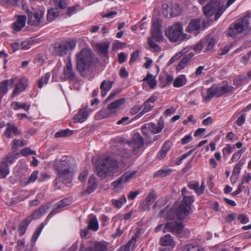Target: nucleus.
<instances>
[{
	"label": "nucleus",
	"instance_id": "obj_1",
	"mask_svg": "<svg viewBox=\"0 0 251 251\" xmlns=\"http://www.w3.org/2000/svg\"><path fill=\"white\" fill-rule=\"evenodd\" d=\"M53 167L57 173V177L55 179L56 186L60 182L64 184L71 182L72 173L70 170V163L66 158L60 160L54 161Z\"/></svg>",
	"mask_w": 251,
	"mask_h": 251
},
{
	"label": "nucleus",
	"instance_id": "obj_2",
	"mask_svg": "<svg viewBox=\"0 0 251 251\" xmlns=\"http://www.w3.org/2000/svg\"><path fill=\"white\" fill-rule=\"evenodd\" d=\"M93 62L92 52L88 49H82L76 57V68L81 76L86 75Z\"/></svg>",
	"mask_w": 251,
	"mask_h": 251
},
{
	"label": "nucleus",
	"instance_id": "obj_3",
	"mask_svg": "<svg viewBox=\"0 0 251 251\" xmlns=\"http://www.w3.org/2000/svg\"><path fill=\"white\" fill-rule=\"evenodd\" d=\"M118 168V162L113 158L105 157L97 168L98 175L102 178L112 175Z\"/></svg>",
	"mask_w": 251,
	"mask_h": 251
},
{
	"label": "nucleus",
	"instance_id": "obj_4",
	"mask_svg": "<svg viewBox=\"0 0 251 251\" xmlns=\"http://www.w3.org/2000/svg\"><path fill=\"white\" fill-rule=\"evenodd\" d=\"M194 201L192 196H184L180 203L176 207V214L179 220L185 219L191 211V204Z\"/></svg>",
	"mask_w": 251,
	"mask_h": 251
},
{
	"label": "nucleus",
	"instance_id": "obj_5",
	"mask_svg": "<svg viewBox=\"0 0 251 251\" xmlns=\"http://www.w3.org/2000/svg\"><path fill=\"white\" fill-rule=\"evenodd\" d=\"M225 10L224 5L221 4L220 0H211L203 8L204 14L207 17H210L215 15V20L220 17Z\"/></svg>",
	"mask_w": 251,
	"mask_h": 251
},
{
	"label": "nucleus",
	"instance_id": "obj_6",
	"mask_svg": "<svg viewBox=\"0 0 251 251\" xmlns=\"http://www.w3.org/2000/svg\"><path fill=\"white\" fill-rule=\"evenodd\" d=\"M76 46L74 41H61L55 43L51 46V52L54 55L63 57L67 52L73 50Z\"/></svg>",
	"mask_w": 251,
	"mask_h": 251
},
{
	"label": "nucleus",
	"instance_id": "obj_7",
	"mask_svg": "<svg viewBox=\"0 0 251 251\" xmlns=\"http://www.w3.org/2000/svg\"><path fill=\"white\" fill-rule=\"evenodd\" d=\"M165 34L172 42L182 40L185 38L182 24L179 22L169 26L165 31Z\"/></svg>",
	"mask_w": 251,
	"mask_h": 251
},
{
	"label": "nucleus",
	"instance_id": "obj_8",
	"mask_svg": "<svg viewBox=\"0 0 251 251\" xmlns=\"http://www.w3.org/2000/svg\"><path fill=\"white\" fill-rule=\"evenodd\" d=\"M44 12L42 9L35 10L33 11L26 10L27 24L36 27L40 26L43 22Z\"/></svg>",
	"mask_w": 251,
	"mask_h": 251
},
{
	"label": "nucleus",
	"instance_id": "obj_9",
	"mask_svg": "<svg viewBox=\"0 0 251 251\" xmlns=\"http://www.w3.org/2000/svg\"><path fill=\"white\" fill-rule=\"evenodd\" d=\"M247 32L240 19L232 24L227 30V35L233 38H236L242 34Z\"/></svg>",
	"mask_w": 251,
	"mask_h": 251
},
{
	"label": "nucleus",
	"instance_id": "obj_10",
	"mask_svg": "<svg viewBox=\"0 0 251 251\" xmlns=\"http://www.w3.org/2000/svg\"><path fill=\"white\" fill-rule=\"evenodd\" d=\"M128 145L133 151L137 154L144 145V140L139 133H135L131 140L127 142Z\"/></svg>",
	"mask_w": 251,
	"mask_h": 251
},
{
	"label": "nucleus",
	"instance_id": "obj_11",
	"mask_svg": "<svg viewBox=\"0 0 251 251\" xmlns=\"http://www.w3.org/2000/svg\"><path fill=\"white\" fill-rule=\"evenodd\" d=\"M75 73L73 69V65L71 62V57L68 58V62L63 68V71L61 79L63 81H72L75 78Z\"/></svg>",
	"mask_w": 251,
	"mask_h": 251
},
{
	"label": "nucleus",
	"instance_id": "obj_12",
	"mask_svg": "<svg viewBox=\"0 0 251 251\" xmlns=\"http://www.w3.org/2000/svg\"><path fill=\"white\" fill-rule=\"evenodd\" d=\"M151 32V37L156 42H160L163 39V36L161 32V21L160 20L157 19L153 22Z\"/></svg>",
	"mask_w": 251,
	"mask_h": 251
},
{
	"label": "nucleus",
	"instance_id": "obj_13",
	"mask_svg": "<svg viewBox=\"0 0 251 251\" xmlns=\"http://www.w3.org/2000/svg\"><path fill=\"white\" fill-rule=\"evenodd\" d=\"M137 174L136 171H132L131 172H126L116 180L112 182L114 189H116L121 186L123 184L128 182L131 179L135 177Z\"/></svg>",
	"mask_w": 251,
	"mask_h": 251
},
{
	"label": "nucleus",
	"instance_id": "obj_14",
	"mask_svg": "<svg viewBox=\"0 0 251 251\" xmlns=\"http://www.w3.org/2000/svg\"><path fill=\"white\" fill-rule=\"evenodd\" d=\"M220 94L218 84H213L207 89L206 93L202 92L203 99L206 101L209 100L214 96L219 97Z\"/></svg>",
	"mask_w": 251,
	"mask_h": 251
},
{
	"label": "nucleus",
	"instance_id": "obj_15",
	"mask_svg": "<svg viewBox=\"0 0 251 251\" xmlns=\"http://www.w3.org/2000/svg\"><path fill=\"white\" fill-rule=\"evenodd\" d=\"M165 229H167L169 232L180 235L183 233V226L181 223L170 222L166 225Z\"/></svg>",
	"mask_w": 251,
	"mask_h": 251
},
{
	"label": "nucleus",
	"instance_id": "obj_16",
	"mask_svg": "<svg viewBox=\"0 0 251 251\" xmlns=\"http://www.w3.org/2000/svg\"><path fill=\"white\" fill-rule=\"evenodd\" d=\"M27 87V81L24 78H20L15 84V89L13 90L11 97H14L20 93L24 91Z\"/></svg>",
	"mask_w": 251,
	"mask_h": 251
},
{
	"label": "nucleus",
	"instance_id": "obj_17",
	"mask_svg": "<svg viewBox=\"0 0 251 251\" xmlns=\"http://www.w3.org/2000/svg\"><path fill=\"white\" fill-rule=\"evenodd\" d=\"M201 21L200 19H195L192 20L187 28L186 31L189 33H197L201 29Z\"/></svg>",
	"mask_w": 251,
	"mask_h": 251
},
{
	"label": "nucleus",
	"instance_id": "obj_18",
	"mask_svg": "<svg viewBox=\"0 0 251 251\" xmlns=\"http://www.w3.org/2000/svg\"><path fill=\"white\" fill-rule=\"evenodd\" d=\"M26 17L23 15H20L17 17V20L13 23L12 28L13 32L19 31L25 25Z\"/></svg>",
	"mask_w": 251,
	"mask_h": 251
},
{
	"label": "nucleus",
	"instance_id": "obj_19",
	"mask_svg": "<svg viewBox=\"0 0 251 251\" xmlns=\"http://www.w3.org/2000/svg\"><path fill=\"white\" fill-rule=\"evenodd\" d=\"M88 114V107L87 106L81 109L77 115L74 117L75 123H82L87 118Z\"/></svg>",
	"mask_w": 251,
	"mask_h": 251
},
{
	"label": "nucleus",
	"instance_id": "obj_20",
	"mask_svg": "<svg viewBox=\"0 0 251 251\" xmlns=\"http://www.w3.org/2000/svg\"><path fill=\"white\" fill-rule=\"evenodd\" d=\"M125 101L126 99L125 98L117 100L108 104V109L112 114L116 112L117 109L125 103Z\"/></svg>",
	"mask_w": 251,
	"mask_h": 251
},
{
	"label": "nucleus",
	"instance_id": "obj_21",
	"mask_svg": "<svg viewBox=\"0 0 251 251\" xmlns=\"http://www.w3.org/2000/svg\"><path fill=\"white\" fill-rule=\"evenodd\" d=\"M109 47V43L106 42L98 43L96 45L98 53L103 56H107Z\"/></svg>",
	"mask_w": 251,
	"mask_h": 251
},
{
	"label": "nucleus",
	"instance_id": "obj_22",
	"mask_svg": "<svg viewBox=\"0 0 251 251\" xmlns=\"http://www.w3.org/2000/svg\"><path fill=\"white\" fill-rule=\"evenodd\" d=\"M114 81L107 80H104L100 84V89L101 90V95L105 96L107 93L110 90Z\"/></svg>",
	"mask_w": 251,
	"mask_h": 251
},
{
	"label": "nucleus",
	"instance_id": "obj_23",
	"mask_svg": "<svg viewBox=\"0 0 251 251\" xmlns=\"http://www.w3.org/2000/svg\"><path fill=\"white\" fill-rule=\"evenodd\" d=\"M148 128L153 134L160 133L164 128L163 123L159 122L157 125L152 123L148 124Z\"/></svg>",
	"mask_w": 251,
	"mask_h": 251
},
{
	"label": "nucleus",
	"instance_id": "obj_24",
	"mask_svg": "<svg viewBox=\"0 0 251 251\" xmlns=\"http://www.w3.org/2000/svg\"><path fill=\"white\" fill-rule=\"evenodd\" d=\"M71 203V201L68 199H65L59 202L56 205V207L54 208L49 215L48 217H51L53 214H56L58 212V210L62 207L69 205Z\"/></svg>",
	"mask_w": 251,
	"mask_h": 251
},
{
	"label": "nucleus",
	"instance_id": "obj_25",
	"mask_svg": "<svg viewBox=\"0 0 251 251\" xmlns=\"http://www.w3.org/2000/svg\"><path fill=\"white\" fill-rule=\"evenodd\" d=\"M32 220L33 218L29 216L25 218L24 221H22L20 224L18 230L20 233V235L22 236L25 233L29 224Z\"/></svg>",
	"mask_w": 251,
	"mask_h": 251
},
{
	"label": "nucleus",
	"instance_id": "obj_26",
	"mask_svg": "<svg viewBox=\"0 0 251 251\" xmlns=\"http://www.w3.org/2000/svg\"><path fill=\"white\" fill-rule=\"evenodd\" d=\"M194 54L192 52L189 53L188 55L184 57L179 62L176 67L177 70H180L183 69L185 66L189 62L190 59L194 56Z\"/></svg>",
	"mask_w": 251,
	"mask_h": 251
},
{
	"label": "nucleus",
	"instance_id": "obj_27",
	"mask_svg": "<svg viewBox=\"0 0 251 251\" xmlns=\"http://www.w3.org/2000/svg\"><path fill=\"white\" fill-rule=\"evenodd\" d=\"M241 21V22L243 23L245 29L248 32L249 31L251 30V13H249L247 14L245 16H244L242 18L240 19Z\"/></svg>",
	"mask_w": 251,
	"mask_h": 251
},
{
	"label": "nucleus",
	"instance_id": "obj_28",
	"mask_svg": "<svg viewBox=\"0 0 251 251\" xmlns=\"http://www.w3.org/2000/svg\"><path fill=\"white\" fill-rule=\"evenodd\" d=\"M218 88L220 93V96L226 93L233 91L235 88L232 86H229L226 81H224L222 86L218 85Z\"/></svg>",
	"mask_w": 251,
	"mask_h": 251
},
{
	"label": "nucleus",
	"instance_id": "obj_29",
	"mask_svg": "<svg viewBox=\"0 0 251 251\" xmlns=\"http://www.w3.org/2000/svg\"><path fill=\"white\" fill-rule=\"evenodd\" d=\"M160 244L163 246H175V242L170 234H166L161 238Z\"/></svg>",
	"mask_w": 251,
	"mask_h": 251
},
{
	"label": "nucleus",
	"instance_id": "obj_30",
	"mask_svg": "<svg viewBox=\"0 0 251 251\" xmlns=\"http://www.w3.org/2000/svg\"><path fill=\"white\" fill-rule=\"evenodd\" d=\"M169 11L171 17H175L180 14L181 8L177 3H171L170 4Z\"/></svg>",
	"mask_w": 251,
	"mask_h": 251
},
{
	"label": "nucleus",
	"instance_id": "obj_31",
	"mask_svg": "<svg viewBox=\"0 0 251 251\" xmlns=\"http://www.w3.org/2000/svg\"><path fill=\"white\" fill-rule=\"evenodd\" d=\"M97 187V184L96 182V178L94 176H91L89 179L88 187L85 190V192L88 194H90L93 192Z\"/></svg>",
	"mask_w": 251,
	"mask_h": 251
},
{
	"label": "nucleus",
	"instance_id": "obj_32",
	"mask_svg": "<svg viewBox=\"0 0 251 251\" xmlns=\"http://www.w3.org/2000/svg\"><path fill=\"white\" fill-rule=\"evenodd\" d=\"M118 154L123 158H129L136 155V152L133 149H121L118 151Z\"/></svg>",
	"mask_w": 251,
	"mask_h": 251
},
{
	"label": "nucleus",
	"instance_id": "obj_33",
	"mask_svg": "<svg viewBox=\"0 0 251 251\" xmlns=\"http://www.w3.org/2000/svg\"><path fill=\"white\" fill-rule=\"evenodd\" d=\"M9 167L5 162H0V178H5L9 174Z\"/></svg>",
	"mask_w": 251,
	"mask_h": 251
},
{
	"label": "nucleus",
	"instance_id": "obj_34",
	"mask_svg": "<svg viewBox=\"0 0 251 251\" xmlns=\"http://www.w3.org/2000/svg\"><path fill=\"white\" fill-rule=\"evenodd\" d=\"M59 11L56 8H51L48 10L47 18L49 22L52 21L55 18L59 16Z\"/></svg>",
	"mask_w": 251,
	"mask_h": 251
},
{
	"label": "nucleus",
	"instance_id": "obj_35",
	"mask_svg": "<svg viewBox=\"0 0 251 251\" xmlns=\"http://www.w3.org/2000/svg\"><path fill=\"white\" fill-rule=\"evenodd\" d=\"M99 223L95 217H93L89 220L87 228L89 230L96 231L99 229Z\"/></svg>",
	"mask_w": 251,
	"mask_h": 251
},
{
	"label": "nucleus",
	"instance_id": "obj_36",
	"mask_svg": "<svg viewBox=\"0 0 251 251\" xmlns=\"http://www.w3.org/2000/svg\"><path fill=\"white\" fill-rule=\"evenodd\" d=\"M7 126L8 127H7L6 130L4 132V134L7 138L10 137V135L11 133H13L16 135H18L20 134V132L15 126L13 125H11L9 124H8Z\"/></svg>",
	"mask_w": 251,
	"mask_h": 251
},
{
	"label": "nucleus",
	"instance_id": "obj_37",
	"mask_svg": "<svg viewBox=\"0 0 251 251\" xmlns=\"http://www.w3.org/2000/svg\"><path fill=\"white\" fill-rule=\"evenodd\" d=\"M187 79L184 75H180L177 76L174 82L173 85L175 87H181L186 84Z\"/></svg>",
	"mask_w": 251,
	"mask_h": 251
},
{
	"label": "nucleus",
	"instance_id": "obj_38",
	"mask_svg": "<svg viewBox=\"0 0 251 251\" xmlns=\"http://www.w3.org/2000/svg\"><path fill=\"white\" fill-rule=\"evenodd\" d=\"M157 195L155 191H151L145 200L146 203H147L148 206L150 207L152 204L153 202L155 201Z\"/></svg>",
	"mask_w": 251,
	"mask_h": 251
},
{
	"label": "nucleus",
	"instance_id": "obj_39",
	"mask_svg": "<svg viewBox=\"0 0 251 251\" xmlns=\"http://www.w3.org/2000/svg\"><path fill=\"white\" fill-rule=\"evenodd\" d=\"M11 105L15 110H18L20 108H22L26 111H28L30 106V104H27L26 103H20L17 101L12 102Z\"/></svg>",
	"mask_w": 251,
	"mask_h": 251
},
{
	"label": "nucleus",
	"instance_id": "obj_40",
	"mask_svg": "<svg viewBox=\"0 0 251 251\" xmlns=\"http://www.w3.org/2000/svg\"><path fill=\"white\" fill-rule=\"evenodd\" d=\"M48 208V206H41L38 210H35L30 217L33 218V219L39 218L43 213L46 212Z\"/></svg>",
	"mask_w": 251,
	"mask_h": 251
},
{
	"label": "nucleus",
	"instance_id": "obj_41",
	"mask_svg": "<svg viewBox=\"0 0 251 251\" xmlns=\"http://www.w3.org/2000/svg\"><path fill=\"white\" fill-rule=\"evenodd\" d=\"M86 251H105L106 246L101 243H96L94 247H90L88 249H85Z\"/></svg>",
	"mask_w": 251,
	"mask_h": 251
},
{
	"label": "nucleus",
	"instance_id": "obj_42",
	"mask_svg": "<svg viewBox=\"0 0 251 251\" xmlns=\"http://www.w3.org/2000/svg\"><path fill=\"white\" fill-rule=\"evenodd\" d=\"M169 150V145L168 142H165L161 150L157 154V158L159 159H162L166 156L167 152Z\"/></svg>",
	"mask_w": 251,
	"mask_h": 251
},
{
	"label": "nucleus",
	"instance_id": "obj_43",
	"mask_svg": "<svg viewBox=\"0 0 251 251\" xmlns=\"http://www.w3.org/2000/svg\"><path fill=\"white\" fill-rule=\"evenodd\" d=\"M244 164V161L241 160L234 167L231 178L235 177V181L237 179V176L239 174L242 166Z\"/></svg>",
	"mask_w": 251,
	"mask_h": 251
},
{
	"label": "nucleus",
	"instance_id": "obj_44",
	"mask_svg": "<svg viewBox=\"0 0 251 251\" xmlns=\"http://www.w3.org/2000/svg\"><path fill=\"white\" fill-rule=\"evenodd\" d=\"M54 4V8L57 10H62L65 8L67 4L65 0H53Z\"/></svg>",
	"mask_w": 251,
	"mask_h": 251
},
{
	"label": "nucleus",
	"instance_id": "obj_45",
	"mask_svg": "<svg viewBox=\"0 0 251 251\" xmlns=\"http://www.w3.org/2000/svg\"><path fill=\"white\" fill-rule=\"evenodd\" d=\"M73 133L72 130L69 129L61 130V131L57 132L55 134V138H62L66 137L68 136L71 135Z\"/></svg>",
	"mask_w": 251,
	"mask_h": 251
},
{
	"label": "nucleus",
	"instance_id": "obj_46",
	"mask_svg": "<svg viewBox=\"0 0 251 251\" xmlns=\"http://www.w3.org/2000/svg\"><path fill=\"white\" fill-rule=\"evenodd\" d=\"M44 226H45V224L43 223H42L37 228V229H36L35 232L34 233V234L32 235V238H31V241L32 242L35 243L39 235L41 233V231L43 229V228H44Z\"/></svg>",
	"mask_w": 251,
	"mask_h": 251
},
{
	"label": "nucleus",
	"instance_id": "obj_47",
	"mask_svg": "<svg viewBox=\"0 0 251 251\" xmlns=\"http://www.w3.org/2000/svg\"><path fill=\"white\" fill-rule=\"evenodd\" d=\"M172 170L171 169H162L157 171L154 174V176H160L161 177H163L169 175L172 173Z\"/></svg>",
	"mask_w": 251,
	"mask_h": 251
},
{
	"label": "nucleus",
	"instance_id": "obj_48",
	"mask_svg": "<svg viewBox=\"0 0 251 251\" xmlns=\"http://www.w3.org/2000/svg\"><path fill=\"white\" fill-rule=\"evenodd\" d=\"M50 74L47 73L45 76L39 79L38 81V86L39 88H41L44 84H47L50 77Z\"/></svg>",
	"mask_w": 251,
	"mask_h": 251
},
{
	"label": "nucleus",
	"instance_id": "obj_49",
	"mask_svg": "<svg viewBox=\"0 0 251 251\" xmlns=\"http://www.w3.org/2000/svg\"><path fill=\"white\" fill-rule=\"evenodd\" d=\"M183 251H204L202 248L198 246H194L192 244L187 245Z\"/></svg>",
	"mask_w": 251,
	"mask_h": 251
},
{
	"label": "nucleus",
	"instance_id": "obj_50",
	"mask_svg": "<svg viewBox=\"0 0 251 251\" xmlns=\"http://www.w3.org/2000/svg\"><path fill=\"white\" fill-rule=\"evenodd\" d=\"M151 37H149L148 43L150 46L155 51L159 52L161 50V48L158 45L156 44L153 40Z\"/></svg>",
	"mask_w": 251,
	"mask_h": 251
},
{
	"label": "nucleus",
	"instance_id": "obj_51",
	"mask_svg": "<svg viewBox=\"0 0 251 251\" xmlns=\"http://www.w3.org/2000/svg\"><path fill=\"white\" fill-rule=\"evenodd\" d=\"M152 107L153 105H151L150 103L146 101L144 103V108L139 115L140 116L143 115L146 113L151 110Z\"/></svg>",
	"mask_w": 251,
	"mask_h": 251
},
{
	"label": "nucleus",
	"instance_id": "obj_52",
	"mask_svg": "<svg viewBox=\"0 0 251 251\" xmlns=\"http://www.w3.org/2000/svg\"><path fill=\"white\" fill-rule=\"evenodd\" d=\"M7 91L8 85L4 81L0 82V94L3 96L7 93Z\"/></svg>",
	"mask_w": 251,
	"mask_h": 251
},
{
	"label": "nucleus",
	"instance_id": "obj_53",
	"mask_svg": "<svg viewBox=\"0 0 251 251\" xmlns=\"http://www.w3.org/2000/svg\"><path fill=\"white\" fill-rule=\"evenodd\" d=\"M189 187L194 190L198 195L199 182L195 181H191L188 183Z\"/></svg>",
	"mask_w": 251,
	"mask_h": 251
},
{
	"label": "nucleus",
	"instance_id": "obj_54",
	"mask_svg": "<svg viewBox=\"0 0 251 251\" xmlns=\"http://www.w3.org/2000/svg\"><path fill=\"white\" fill-rule=\"evenodd\" d=\"M204 40H205V41H206V43H207L205 50H206L207 51H209L212 49L215 44V40L213 38H211L208 41H207V39H204Z\"/></svg>",
	"mask_w": 251,
	"mask_h": 251
},
{
	"label": "nucleus",
	"instance_id": "obj_55",
	"mask_svg": "<svg viewBox=\"0 0 251 251\" xmlns=\"http://www.w3.org/2000/svg\"><path fill=\"white\" fill-rule=\"evenodd\" d=\"M206 44V41L202 40L198 42L194 47L193 49L194 50L200 51L203 49V46Z\"/></svg>",
	"mask_w": 251,
	"mask_h": 251
},
{
	"label": "nucleus",
	"instance_id": "obj_56",
	"mask_svg": "<svg viewBox=\"0 0 251 251\" xmlns=\"http://www.w3.org/2000/svg\"><path fill=\"white\" fill-rule=\"evenodd\" d=\"M15 158L14 155L8 154L6 157L2 159L1 161L5 162V163H7L8 165V164H12L14 162Z\"/></svg>",
	"mask_w": 251,
	"mask_h": 251
},
{
	"label": "nucleus",
	"instance_id": "obj_57",
	"mask_svg": "<svg viewBox=\"0 0 251 251\" xmlns=\"http://www.w3.org/2000/svg\"><path fill=\"white\" fill-rule=\"evenodd\" d=\"M112 114L109 110L107 109H102L100 110L99 112V115L101 117V118H105L106 117H108Z\"/></svg>",
	"mask_w": 251,
	"mask_h": 251
},
{
	"label": "nucleus",
	"instance_id": "obj_58",
	"mask_svg": "<svg viewBox=\"0 0 251 251\" xmlns=\"http://www.w3.org/2000/svg\"><path fill=\"white\" fill-rule=\"evenodd\" d=\"M121 89H118L116 90L113 91L110 94V95L108 96V97L106 99L105 101H108L113 100L115 97L117 95L119 94L121 92Z\"/></svg>",
	"mask_w": 251,
	"mask_h": 251
},
{
	"label": "nucleus",
	"instance_id": "obj_59",
	"mask_svg": "<svg viewBox=\"0 0 251 251\" xmlns=\"http://www.w3.org/2000/svg\"><path fill=\"white\" fill-rule=\"evenodd\" d=\"M38 171H35L33 172L27 180V183H29L35 181L38 178Z\"/></svg>",
	"mask_w": 251,
	"mask_h": 251
},
{
	"label": "nucleus",
	"instance_id": "obj_60",
	"mask_svg": "<svg viewBox=\"0 0 251 251\" xmlns=\"http://www.w3.org/2000/svg\"><path fill=\"white\" fill-rule=\"evenodd\" d=\"M31 43L29 41H25L20 43L21 49L26 50L30 48Z\"/></svg>",
	"mask_w": 251,
	"mask_h": 251
},
{
	"label": "nucleus",
	"instance_id": "obj_61",
	"mask_svg": "<svg viewBox=\"0 0 251 251\" xmlns=\"http://www.w3.org/2000/svg\"><path fill=\"white\" fill-rule=\"evenodd\" d=\"M138 51H135L131 54V58L129 61V63H131L135 61L139 58Z\"/></svg>",
	"mask_w": 251,
	"mask_h": 251
},
{
	"label": "nucleus",
	"instance_id": "obj_62",
	"mask_svg": "<svg viewBox=\"0 0 251 251\" xmlns=\"http://www.w3.org/2000/svg\"><path fill=\"white\" fill-rule=\"evenodd\" d=\"M140 193L139 190L131 191L129 193L127 198L129 200H133Z\"/></svg>",
	"mask_w": 251,
	"mask_h": 251
},
{
	"label": "nucleus",
	"instance_id": "obj_63",
	"mask_svg": "<svg viewBox=\"0 0 251 251\" xmlns=\"http://www.w3.org/2000/svg\"><path fill=\"white\" fill-rule=\"evenodd\" d=\"M192 140V137L191 135H187L184 136L181 140V143L182 144L184 145L188 143H189L190 141Z\"/></svg>",
	"mask_w": 251,
	"mask_h": 251
},
{
	"label": "nucleus",
	"instance_id": "obj_64",
	"mask_svg": "<svg viewBox=\"0 0 251 251\" xmlns=\"http://www.w3.org/2000/svg\"><path fill=\"white\" fill-rule=\"evenodd\" d=\"M25 246V241L22 240H19L17 242V251H21L24 249Z\"/></svg>",
	"mask_w": 251,
	"mask_h": 251
}]
</instances>
